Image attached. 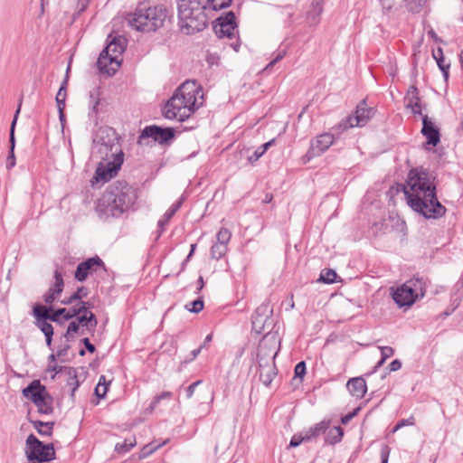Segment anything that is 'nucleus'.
<instances>
[{
  "label": "nucleus",
  "mask_w": 463,
  "mask_h": 463,
  "mask_svg": "<svg viewBox=\"0 0 463 463\" xmlns=\"http://www.w3.org/2000/svg\"><path fill=\"white\" fill-rule=\"evenodd\" d=\"M402 191L408 205L427 219H439L446 208L438 200L434 177L423 169L413 168L407 176Z\"/></svg>",
  "instance_id": "f257e3e1"
},
{
  "label": "nucleus",
  "mask_w": 463,
  "mask_h": 463,
  "mask_svg": "<svg viewBox=\"0 0 463 463\" xmlns=\"http://www.w3.org/2000/svg\"><path fill=\"white\" fill-rule=\"evenodd\" d=\"M203 104V92L194 80L184 82L167 100L163 114L167 119L183 122Z\"/></svg>",
  "instance_id": "f03ea898"
},
{
  "label": "nucleus",
  "mask_w": 463,
  "mask_h": 463,
  "mask_svg": "<svg viewBox=\"0 0 463 463\" xmlns=\"http://www.w3.org/2000/svg\"><path fill=\"white\" fill-rule=\"evenodd\" d=\"M137 198V192L131 185L125 181H117L102 194L95 210L103 221L118 218L135 204Z\"/></svg>",
  "instance_id": "7ed1b4c3"
},
{
  "label": "nucleus",
  "mask_w": 463,
  "mask_h": 463,
  "mask_svg": "<svg viewBox=\"0 0 463 463\" xmlns=\"http://www.w3.org/2000/svg\"><path fill=\"white\" fill-rule=\"evenodd\" d=\"M98 151L106 161L97 166L94 179L97 183H106L117 175L124 160L116 133L111 128H101L97 137Z\"/></svg>",
  "instance_id": "20e7f679"
},
{
  "label": "nucleus",
  "mask_w": 463,
  "mask_h": 463,
  "mask_svg": "<svg viewBox=\"0 0 463 463\" xmlns=\"http://www.w3.org/2000/svg\"><path fill=\"white\" fill-rule=\"evenodd\" d=\"M177 13L180 31L186 35L204 30L213 15L201 0H178Z\"/></svg>",
  "instance_id": "39448f33"
},
{
  "label": "nucleus",
  "mask_w": 463,
  "mask_h": 463,
  "mask_svg": "<svg viewBox=\"0 0 463 463\" xmlns=\"http://www.w3.org/2000/svg\"><path fill=\"white\" fill-rule=\"evenodd\" d=\"M166 10L163 6L139 5L129 18V24L137 31L152 32L163 26Z\"/></svg>",
  "instance_id": "423d86ee"
},
{
  "label": "nucleus",
  "mask_w": 463,
  "mask_h": 463,
  "mask_svg": "<svg viewBox=\"0 0 463 463\" xmlns=\"http://www.w3.org/2000/svg\"><path fill=\"white\" fill-rule=\"evenodd\" d=\"M109 43L98 58L97 65L101 73L113 75L122 61V53L127 47V39L123 36L108 37Z\"/></svg>",
  "instance_id": "0eeeda50"
},
{
  "label": "nucleus",
  "mask_w": 463,
  "mask_h": 463,
  "mask_svg": "<svg viewBox=\"0 0 463 463\" xmlns=\"http://www.w3.org/2000/svg\"><path fill=\"white\" fill-rule=\"evenodd\" d=\"M427 284L423 278H413L397 287L392 293V299L400 307H410L424 298Z\"/></svg>",
  "instance_id": "6e6552de"
},
{
  "label": "nucleus",
  "mask_w": 463,
  "mask_h": 463,
  "mask_svg": "<svg viewBox=\"0 0 463 463\" xmlns=\"http://www.w3.org/2000/svg\"><path fill=\"white\" fill-rule=\"evenodd\" d=\"M213 30L219 38L230 40V46L235 52H239L241 43L238 37L239 32L235 22V15L232 12H228L224 15L218 17L213 24Z\"/></svg>",
  "instance_id": "1a4fd4ad"
},
{
  "label": "nucleus",
  "mask_w": 463,
  "mask_h": 463,
  "mask_svg": "<svg viewBox=\"0 0 463 463\" xmlns=\"http://www.w3.org/2000/svg\"><path fill=\"white\" fill-rule=\"evenodd\" d=\"M24 452L29 461L50 462L55 458L53 444H44L33 434H30L27 437Z\"/></svg>",
  "instance_id": "9d476101"
},
{
  "label": "nucleus",
  "mask_w": 463,
  "mask_h": 463,
  "mask_svg": "<svg viewBox=\"0 0 463 463\" xmlns=\"http://www.w3.org/2000/svg\"><path fill=\"white\" fill-rule=\"evenodd\" d=\"M374 114L375 109L372 107H368L366 101L364 99L357 104L354 114L349 115L338 124L337 128L340 131H345L352 128H362L370 121Z\"/></svg>",
  "instance_id": "9b49d317"
},
{
  "label": "nucleus",
  "mask_w": 463,
  "mask_h": 463,
  "mask_svg": "<svg viewBox=\"0 0 463 463\" xmlns=\"http://www.w3.org/2000/svg\"><path fill=\"white\" fill-rule=\"evenodd\" d=\"M78 308H80V310L74 318L81 327L80 334L83 335L85 331L94 333L98 325V319L90 310V304L86 301H79Z\"/></svg>",
  "instance_id": "f8f14e48"
},
{
  "label": "nucleus",
  "mask_w": 463,
  "mask_h": 463,
  "mask_svg": "<svg viewBox=\"0 0 463 463\" xmlns=\"http://www.w3.org/2000/svg\"><path fill=\"white\" fill-rule=\"evenodd\" d=\"M146 137H151L159 144H165L175 137V130L172 128H160L156 125L146 127L139 136V143Z\"/></svg>",
  "instance_id": "ddd939ff"
},
{
  "label": "nucleus",
  "mask_w": 463,
  "mask_h": 463,
  "mask_svg": "<svg viewBox=\"0 0 463 463\" xmlns=\"http://www.w3.org/2000/svg\"><path fill=\"white\" fill-rule=\"evenodd\" d=\"M98 269H105V264L99 256L89 258L78 265L75 271V279L82 282L89 274L96 271Z\"/></svg>",
  "instance_id": "4468645a"
},
{
  "label": "nucleus",
  "mask_w": 463,
  "mask_h": 463,
  "mask_svg": "<svg viewBox=\"0 0 463 463\" xmlns=\"http://www.w3.org/2000/svg\"><path fill=\"white\" fill-rule=\"evenodd\" d=\"M335 142V137L331 133H323L311 140L307 154L314 157L326 152Z\"/></svg>",
  "instance_id": "2eb2a0df"
},
{
  "label": "nucleus",
  "mask_w": 463,
  "mask_h": 463,
  "mask_svg": "<svg viewBox=\"0 0 463 463\" xmlns=\"http://www.w3.org/2000/svg\"><path fill=\"white\" fill-rule=\"evenodd\" d=\"M421 134L427 138V143L433 146H437L440 141V133L434 122L427 116L422 115Z\"/></svg>",
  "instance_id": "dca6fc26"
},
{
  "label": "nucleus",
  "mask_w": 463,
  "mask_h": 463,
  "mask_svg": "<svg viewBox=\"0 0 463 463\" xmlns=\"http://www.w3.org/2000/svg\"><path fill=\"white\" fill-rule=\"evenodd\" d=\"M271 313L272 310L268 304L258 307L251 317L253 328L259 331L264 330L266 323L270 319Z\"/></svg>",
  "instance_id": "f3484780"
},
{
  "label": "nucleus",
  "mask_w": 463,
  "mask_h": 463,
  "mask_svg": "<svg viewBox=\"0 0 463 463\" xmlns=\"http://www.w3.org/2000/svg\"><path fill=\"white\" fill-rule=\"evenodd\" d=\"M278 343L279 344V341L274 334H266L260 343L258 357L261 354H272V359H274L279 352V348H277Z\"/></svg>",
  "instance_id": "a211bd4d"
},
{
  "label": "nucleus",
  "mask_w": 463,
  "mask_h": 463,
  "mask_svg": "<svg viewBox=\"0 0 463 463\" xmlns=\"http://www.w3.org/2000/svg\"><path fill=\"white\" fill-rule=\"evenodd\" d=\"M323 8L324 0H312L305 16V22L308 26L315 27L319 24Z\"/></svg>",
  "instance_id": "6ab92c4d"
},
{
  "label": "nucleus",
  "mask_w": 463,
  "mask_h": 463,
  "mask_svg": "<svg viewBox=\"0 0 463 463\" xmlns=\"http://www.w3.org/2000/svg\"><path fill=\"white\" fill-rule=\"evenodd\" d=\"M404 101L406 108L411 109L413 114L422 115L420 99L416 86L412 85L408 89Z\"/></svg>",
  "instance_id": "aec40b11"
},
{
  "label": "nucleus",
  "mask_w": 463,
  "mask_h": 463,
  "mask_svg": "<svg viewBox=\"0 0 463 463\" xmlns=\"http://www.w3.org/2000/svg\"><path fill=\"white\" fill-rule=\"evenodd\" d=\"M46 393V389L43 385L41 384L39 380L33 381L27 387L23 390V395L31 400L33 402L34 401H39L40 398Z\"/></svg>",
  "instance_id": "412c9836"
},
{
  "label": "nucleus",
  "mask_w": 463,
  "mask_h": 463,
  "mask_svg": "<svg viewBox=\"0 0 463 463\" xmlns=\"http://www.w3.org/2000/svg\"><path fill=\"white\" fill-rule=\"evenodd\" d=\"M349 392L355 398H363L367 392L366 383L362 377L352 378L347 382Z\"/></svg>",
  "instance_id": "4be33fe9"
},
{
  "label": "nucleus",
  "mask_w": 463,
  "mask_h": 463,
  "mask_svg": "<svg viewBox=\"0 0 463 463\" xmlns=\"http://www.w3.org/2000/svg\"><path fill=\"white\" fill-rule=\"evenodd\" d=\"M182 205V199L171 205V207L164 213L163 217L158 221L157 237H160L164 232L165 226L169 222L171 218L179 210Z\"/></svg>",
  "instance_id": "5701e85b"
},
{
  "label": "nucleus",
  "mask_w": 463,
  "mask_h": 463,
  "mask_svg": "<svg viewBox=\"0 0 463 463\" xmlns=\"http://www.w3.org/2000/svg\"><path fill=\"white\" fill-rule=\"evenodd\" d=\"M260 379L263 384L266 386H269L273 379L275 378L277 373L274 366V363H271L270 364L263 365L260 362Z\"/></svg>",
  "instance_id": "b1692460"
},
{
  "label": "nucleus",
  "mask_w": 463,
  "mask_h": 463,
  "mask_svg": "<svg viewBox=\"0 0 463 463\" xmlns=\"http://www.w3.org/2000/svg\"><path fill=\"white\" fill-rule=\"evenodd\" d=\"M38 408V411L42 414H52L53 411L52 398L49 393L43 394L39 401L33 402Z\"/></svg>",
  "instance_id": "393cba45"
},
{
  "label": "nucleus",
  "mask_w": 463,
  "mask_h": 463,
  "mask_svg": "<svg viewBox=\"0 0 463 463\" xmlns=\"http://www.w3.org/2000/svg\"><path fill=\"white\" fill-rule=\"evenodd\" d=\"M329 423L330 422L327 420H322L310 427L309 430L306 432V439L310 440L311 439L325 433L329 428Z\"/></svg>",
  "instance_id": "a878e982"
},
{
  "label": "nucleus",
  "mask_w": 463,
  "mask_h": 463,
  "mask_svg": "<svg viewBox=\"0 0 463 463\" xmlns=\"http://www.w3.org/2000/svg\"><path fill=\"white\" fill-rule=\"evenodd\" d=\"M32 423L40 435L50 437L52 434L54 425L52 421L33 420Z\"/></svg>",
  "instance_id": "bb28decb"
},
{
  "label": "nucleus",
  "mask_w": 463,
  "mask_h": 463,
  "mask_svg": "<svg viewBox=\"0 0 463 463\" xmlns=\"http://www.w3.org/2000/svg\"><path fill=\"white\" fill-rule=\"evenodd\" d=\"M64 371L68 374L67 386L71 388V395L74 396L76 390L80 386V383L77 377V373L74 368L71 367H64Z\"/></svg>",
  "instance_id": "cd10ccee"
},
{
  "label": "nucleus",
  "mask_w": 463,
  "mask_h": 463,
  "mask_svg": "<svg viewBox=\"0 0 463 463\" xmlns=\"http://www.w3.org/2000/svg\"><path fill=\"white\" fill-rule=\"evenodd\" d=\"M344 436V430L340 426L330 429L326 436V442L329 444H336L341 441Z\"/></svg>",
  "instance_id": "c85d7f7f"
},
{
  "label": "nucleus",
  "mask_w": 463,
  "mask_h": 463,
  "mask_svg": "<svg viewBox=\"0 0 463 463\" xmlns=\"http://www.w3.org/2000/svg\"><path fill=\"white\" fill-rule=\"evenodd\" d=\"M50 311H52L51 307L36 304L33 308V316L35 321L48 320Z\"/></svg>",
  "instance_id": "c756f323"
},
{
  "label": "nucleus",
  "mask_w": 463,
  "mask_h": 463,
  "mask_svg": "<svg viewBox=\"0 0 463 463\" xmlns=\"http://www.w3.org/2000/svg\"><path fill=\"white\" fill-rule=\"evenodd\" d=\"M54 281L51 284L50 288L55 293L61 294L64 288V280L61 272L57 269L53 274Z\"/></svg>",
  "instance_id": "7c9ffc66"
},
{
  "label": "nucleus",
  "mask_w": 463,
  "mask_h": 463,
  "mask_svg": "<svg viewBox=\"0 0 463 463\" xmlns=\"http://www.w3.org/2000/svg\"><path fill=\"white\" fill-rule=\"evenodd\" d=\"M172 397L173 393L171 392H163L162 393L156 395L151 402L150 405L146 409V412L147 414L153 413L162 400H170Z\"/></svg>",
  "instance_id": "2f4dec72"
},
{
  "label": "nucleus",
  "mask_w": 463,
  "mask_h": 463,
  "mask_svg": "<svg viewBox=\"0 0 463 463\" xmlns=\"http://www.w3.org/2000/svg\"><path fill=\"white\" fill-rule=\"evenodd\" d=\"M213 13L227 8L232 0H203Z\"/></svg>",
  "instance_id": "473e14b6"
},
{
  "label": "nucleus",
  "mask_w": 463,
  "mask_h": 463,
  "mask_svg": "<svg viewBox=\"0 0 463 463\" xmlns=\"http://www.w3.org/2000/svg\"><path fill=\"white\" fill-rule=\"evenodd\" d=\"M136 443L135 437L127 438L123 442L116 444L115 450L120 454L127 453L135 447Z\"/></svg>",
  "instance_id": "72a5a7b5"
},
{
  "label": "nucleus",
  "mask_w": 463,
  "mask_h": 463,
  "mask_svg": "<svg viewBox=\"0 0 463 463\" xmlns=\"http://www.w3.org/2000/svg\"><path fill=\"white\" fill-rule=\"evenodd\" d=\"M228 250V246L215 242L211 248V256L215 260H220L225 256Z\"/></svg>",
  "instance_id": "f704fd0d"
},
{
  "label": "nucleus",
  "mask_w": 463,
  "mask_h": 463,
  "mask_svg": "<svg viewBox=\"0 0 463 463\" xmlns=\"http://www.w3.org/2000/svg\"><path fill=\"white\" fill-rule=\"evenodd\" d=\"M425 3L426 0H404L407 10L414 14L420 13Z\"/></svg>",
  "instance_id": "c9c22d12"
},
{
  "label": "nucleus",
  "mask_w": 463,
  "mask_h": 463,
  "mask_svg": "<svg viewBox=\"0 0 463 463\" xmlns=\"http://www.w3.org/2000/svg\"><path fill=\"white\" fill-rule=\"evenodd\" d=\"M80 310V308H78V303H77L71 308H65V307L58 308V314H60V316L62 317V318L64 320H70V319L74 318V317L77 314H79Z\"/></svg>",
  "instance_id": "e433bc0d"
},
{
  "label": "nucleus",
  "mask_w": 463,
  "mask_h": 463,
  "mask_svg": "<svg viewBox=\"0 0 463 463\" xmlns=\"http://www.w3.org/2000/svg\"><path fill=\"white\" fill-rule=\"evenodd\" d=\"M21 105H22V100H20V102H19L18 109L15 111L14 119H13L12 124H11V128H10V137H9L10 150H13V151H14V146H15L14 128H15V124H16V121H17L18 115L20 113Z\"/></svg>",
  "instance_id": "4c0bfd02"
},
{
  "label": "nucleus",
  "mask_w": 463,
  "mask_h": 463,
  "mask_svg": "<svg viewBox=\"0 0 463 463\" xmlns=\"http://www.w3.org/2000/svg\"><path fill=\"white\" fill-rule=\"evenodd\" d=\"M336 277V272L334 269H326L321 271L319 280L326 284H332L335 281Z\"/></svg>",
  "instance_id": "58836bf2"
},
{
  "label": "nucleus",
  "mask_w": 463,
  "mask_h": 463,
  "mask_svg": "<svg viewBox=\"0 0 463 463\" xmlns=\"http://www.w3.org/2000/svg\"><path fill=\"white\" fill-rule=\"evenodd\" d=\"M232 233L231 232L226 228H222L217 232L216 235V242L222 243L228 246L229 241H231Z\"/></svg>",
  "instance_id": "ea45409f"
},
{
  "label": "nucleus",
  "mask_w": 463,
  "mask_h": 463,
  "mask_svg": "<svg viewBox=\"0 0 463 463\" xmlns=\"http://www.w3.org/2000/svg\"><path fill=\"white\" fill-rule=\"evenodd\" d=\"M80 328L81 327L79 326V324H77L75 318L72 321H71L64 334V337L66 338V340L70 341L73 337V334L79 332L80 333Z\"/></svg>",
  "instance_id": "a19ab883"
},
{
  "label": "nucleus",
  "mask_w": 463,
  "mask_h": 463,
  "mask_svg": "<svg viewBox=\"0 0 463 463\" xmlns=\"http://www.w3.org/2000/svg\"><path fill=\"white\" fill-rule=\"evenodd\" d=\"M34 325L46 335H53V326L48 320L34 321Z\"/></svg>",
  "instance_id": "79ce46f5"
},
{
  "label": "nucleus",
  "mask_w": 463,
  "mask_h": 463,
  "mask_svg": "<svg viewBox=\"0 0 463 463\" xmlns=\"http://www.w3.org/2000/svg\"><path fill=\"white\" fill-rule=\"evenodd\" d=\"M185 308L192 313H199L203 309V301L201 298L194 300L193 302L186 304Z\"/></svg>",
  "instance_id": "37998d69"
},
{
  "label": "nucleus",
  "mask_w": 463,
  "mask_h": 463,
  "mask_svg": "<svg viewBox=\"0 0 463 463\" xmlns=\"http://www.w3.org/2000/svg\"><path fill=\"white\" fill-rule=\"evenodd\" d=\"M165 442L163 443V445ZM162 446V444L159 445H153V444H147L143 447V449L140 451L139 458L143 459L150 456L153 452H155L157 449H159Z\"/></svg>",
  "instance_id": "c03bdc74"
},
{
  "label": "nucleus",
  "mask_w": 463,
  "mask_h": 463,
  "mask_svg": "<svg viewBox=\"0 0 463 463\" xmlns=\"http://www.w3.org/2000/svg\"><path fill=\"white\" fill-rule=\"evenodd\" d=\"M60 293H55L49 288V289L43 294V299L45 304L52 305L56 299L60 298Z\"/></svg>",
  "instance_id": "a18cd8bd"
},
{
  "label": "nucleus",
  "mask_w": 463,
  "mask_h": 463,
  "mask_svg": "<svg viewBox=\"0 0 463 463\" xmlns=\"http://www.w3.org/2000/svg\"><path fill=\"white\" fill-rule=\"evenodd\" d=\"M101 380H105V376H100L99 383L95 388V394L99 398H104L108 392V385L101 383Z\"/></svg>",
  "instance_id": "49530a36"
},
{
  "label": "nucleus",
  "mask_w": 463,
  "mask_h": 463,
  "mask_svg": "<svg viewBox=\"0 0 463 463\" xmlns=\"http://www.w3.org/2000/svg\"><path fill=\"white\" fill-rule=\"evenodd\" d=\"M286 53V50H279L275 54V57L266 65L265 70L267 71L272 68L277 62H279L285 57Z\"/></svg>",
  "instance_id": "de8ad7c7"
},
{
  "label": "nucleus",
  "mask_w": 463,
  "mask_h": 463,
  "mask_svg": "<svg viewBox=\"0 0 463 463\" xmlns=\"http://www.w3.org/2000/svg\"><path fill=\"white\" fill-rule=\"evenodd\" d=\"M436 61H437V64L439 68V70L442 71L443 73V77L445 79V80H448L449 79V64H445L444 63V58H441V59H435Z\"/></svg>",
  "instance_id": "09e8293b"
},
{
  "label": "nucleus",
  "mask_w": 463,
  "mask_h": 463,
  "mask_svg": "<svg viewBox=\"0 0 463 463\" xmlns=\"http://www.w3.org/2000/svg\"><path fill=\"white\" fill-rule=\"evenodd\" d=\"M294 373H295V376L296 377L302 378L305 375V373H306V364H305L304 361L299 362L298 364H297V365L295 366Z\"/></svg>",
  "instance_id": "8fccbe9b"
},
{
  "label": "nucleus",
  "mask_w": 463,
  "mask_h": 463,
  "mask_svg": "<svg viewBox=\"0 0 463 463\" xmlns=\"http://www.w3.org/2000/svg\"><path fill=\"white\" fill-rule=\"evenodd\" d=\"M87 294H88L87 288L84 287H80L71 296H72V298L75 299L76 301L77 300L81 301V298L86 297Z\"/></svg>",
  "instance_id": "3c124183"
},
{
  "label": "nucleus",
  "mask_w": 463,
  "mask_h": 463,
  "mask_svg": "<svg viewBox=\"0 0 463 463\" xmlns=\"http://www.w3.org/2000/svg\"><path fill=\"white\" fill-rule=\"evenodd\" d=\"M379 348L381 350L382 358L383 360L388 359L394 354V350L391 346H380Z\"/></svg>",
  "instance_id": "603ef678"
},
{
  "label": "nucleus",
  "mask_w": 463,
  "mask_h": 463,
  "mask_svg": "<svg viewBox=\"0 0 463 463\" xmlns=\"http://www.w3.org/2000/svg\"><path fill=\"white\" fill-rule=\"evenodd\" d=\"M383 12L388 14L393 7V0H379Z\"/></svg>",
  "instance_id": "864d4df0"
},
{
  "label": "nucleus",
  "mask_w": 463,
  "mask_h": 463,
  "mask_svg": "<svg viewBox=\"0 0 463 463\" xmlns=\"http://www.w3.org/2000/svg\"><path fill=\"white\" fill-rule=\"evenodd\" d=\"M391 449L388 445H383L381 449V461L382 463H388Z\"/></svg>",
  "instance_id": "5fc2aeb1"
},
{
  "label": "nucleus",
  "mask_w": 463,
  "mask_h": 463,
  "mask_svg": "<svg viewBox=\"0 0 463 463\" xmlns=\"http://www.w3.org/2000/svg\"><path fill=\"white\" fill-rule=\"evenodd\" d=\"M264 155V153L258 147L251 156H248V162L250 163V164H254L255 162H257L262 156Z\"/></svg>",
  "instance_id": "6e6d98bb"
},
{
  "label": "nucleus",
  "mask_w": 463,
  "mask_h": 463,
  "mask_svg": "<svg viewBox=\"0 0 463 463\" xmlns=\"http://www.w3.org/2000/svg\"><path fill=\"white\" fill-rule=\"evenodd\" d=\"M308 439H306V435L305 436H297V435H294L290 440V443H289V446L290 447H298L299 446L302 442L304 441H307Z\"/></svg>",
  "instance_id": "4d7b16f0"
},
{
  "label": "nucleus",
  "mask_w": 463,
  "mask_h": 463,
  "mask_svg": "<svg viewBox=\"0 0 463 463\" xmlns=\"http://www.w3.org/2000/svg\"><path fill=\"white\" fill-rule=\"evenodd\" d=\"M202 383V381L201 380H198L194 383H193L192 384H190L187 389H186V397L188 399L192 398L194 393V391H195V388Z\"/></svg>",
  "instance_id": "13d9d810"
},
{
  "label": "nucleus",
  "mask_w": 463,
  "mask_h": 463,
  "mask_svg": "<svg viewBox=\"0 0 463 463\" xmlns=\"http://www.w3.org/2000/svg\"><path fill=\"white\" fill-rule=\"evenodd\" d=\"M415 424V418L413 416L408 419H402L398 422V427L413 426Z\"/></svg>",
  "instance_id": "bf43d9fd"
},
{
  "label": "nucleus",
  "mask_w": 463,
  "mask_h": 463,
  "mask_svg": "<svg viewBox=\"0 0 463 463\" xmlns=\"http://www.w3.org/2000/svg\"><path fill=\"white\" fill-rule=\"evenodd\" d=\"M62 369L64 370V367L58 366L56 364L53 363L48 364L47 371L53 373V375L52 376V378L53 379L58 373L62 371Z\"/></svg>",
  "instance_id": "052dcab7"
},
{
  "label": "nucleus",
  "mask_w": 463,
  "mask_h": 463,
  "mask_svg": "<svg viewBox=\"0 0 463 463\" xmlns=\"http://www.w3.org/2000/svg\"><path fill=\"white\" fill-rule=\"evenodd\" d=\"M15 165V156H14V151L10 150L9 156L6 160V167L7 169H11Z\"/></svg>",
  "instance_id": "680f3d73"
},
{
  "label": "nucleus",
  "mask_w": 463,
  "mask_h": 463,
  "mask_svg": "<svg viewBox=\"0 0 463 463\" xmlns=\"http://www.w3.org/2000/svg\"><path fill=\"white\" fill-rule=\"evenodd\" d=\"M60 317H61V316H60V314H58V309L53 312L50 311L49 317H48V321L57 322L59 324H61L62 322L61 321Z\"/></svg>",
  "instance_id": "e2e57ef3"
},
{
  "label": "nucleus",
  "mask_w": 463,
  "mask_h": 463,
  "mask_svg": "<svg viewBox=\"0 0 463 463\" xmlns=\"http://www.w3.org/2000/svg\"><path fill=\"white\" fill-rule=\"evenodd\" d=\"M56 103H57L58 110L60 113V119L62 120V118L64 117L63 109L65 107V99H62V100H61L60 99H56Z\"/></svg>",
  "instance_id": "0e129e2a"
},
{
  "label": "nucleus",
  "mask_w": 463,
  "mask_h": 463,
  "mask_svg": "<svg viewBox=\"0 0 463 463\" xmlns=\"http://www.w3.org/2000/svg\"><path fill=\"white\" fill-rule=\"evenodd\" d=\"M206 61L209 65L218 64L219 57L216 54L209 53L206 57Z\"/></svg>",
  "instance_id": "69168bd1"
},
{
  "label": "nucleus",
  "mask_w": 463,
  "mask_h": 463,
  "mask_svg": "<svg viewBox=\"0 0 463 463\" xmlns=\"http://www.w3.org/2000/svg\"><path fill=\"white\" fill-rule=\"evenodd\" d=\"M389 367L391 372H396L402 368V362L395 359L390 364Z\"/></svg>",
  "instance_id": "338daca9"
},
{
  "label": "nucleus",
  "mask_w": 463,
  "mask_h": 463,
  "mask_svg": "<svg viewBox=\"0 0 463 463\" xmlns=\"http://www.w3.org/2000/svg\"><path fill=\"white\" fill-rule=\"evenodd\" d=\"M82 343L84 344V345H85L86 349H87L90 353H94V352H95V350H96V349H95V346H94V345H92V344L90 342L89 338H87V337H86V338H83V339H82Z\"/></svg>",
  "instance_id": "774afa93"
}]
</instances>
